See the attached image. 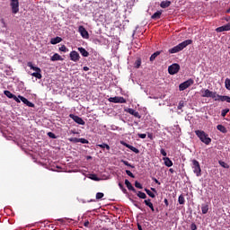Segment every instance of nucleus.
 <instances>
[{
    "label": "nucleus",
    "mask_w": 230,
    "mask_h": 230,
    "mask_svg": "<svg viewBox=\"0 0 230 230\" xmlns=\"http://www.w3.org/2000/svg\"><path fill=\"white\" fill-rule=\"evenodd\" d=\"M225 21H226L227 22H229V21H230V16L226 17V18H225Z\"/></svg>",
    "instance_id": "obj_54"
},
{
    "label": "nucleus",
    "mask_w": 230,
    "mask_h": 230,
    "mask_svg": "<svg viewBox=\"0 0 230 230\" xmlns=\"http://www.w3.org/2000/svg\"><path fill=\"white\" fill-rule=\"evenodd\" d=\"M145 191L147 195H149L151 197V199H155V194H154V192H152V190H150L148 189H145Z\"/></svg>",
    "instance_id": "obj_32"
},
{
    "label": "nucleus",
    "mask_w": 230,
    "mask_h": 230,
    "mask_svg": "<svg viewBox=\"0 0 230 230\" xmlns=\"http://www.w3.org/2000/svg\"><path fill=\"white\" fill-rule=\"evenodd\" d=\"M125 184L129 191H133L134 193H136V189L134 188V186H132V183H130L128 180H125Z\"/></svg>",
    "instance_id": "obj_23"
},
{
    "label": "nucleus",
    "mask_w": 230,
    "mask_h": 230,
    "mask_svg": "<svg viewBox=\"0 0 230 230\" xmlns=\"http://www.w3.org/2000/svg\"><path fill=\"white\" fill-rule=\"evenodd\" d=\"M119 188L123 191V193H127V189L121 184V182L119 183Z\"/></svg>",
    "instance_id": "obj_44"
},
{
    "label": "nucleus",
    "mask_w": 230,
    "mask_h": 230,
    "mask_svg": "<svg viewBox=\"0 0 230 230\" xmlns=\"http://www.w3.org/2000/svg\"><path fill=\"white\" fill-rule=\"evenodd\" d=\"M169 172H171V173H173V169L172 168H171V169H169Z\"/></svg>",
    "instance_id": "obj_59"
},
{
    "label": "nucleus",
    "mask_w": 230,
    "mask_h": 230,
    "mask_svg": "<svg viewBox=\"0 0 230 230\" xmlns=\"http://www.w3.org/2000/svg\"><path fill=\"white\" fill-rule=\"evenodd\" d=\"M137 136H138V137H140V139H146V134L138 133Z\"/></svg>",
    "instance_id": "obj_45"
},
{
    "label": "nucleus",
    "mask_w": 230,
    "mask_h": 230,
    "mask_svg": "<svg viewBox=\"0 0 230 230\" xmlns=\"http://www.w3.org/2000/svg\"><path fill=\"white\" fill-rule=\"evenodd\" d=\"M141 66V61H140V59H137V61H136V67L137 68H139Z\"/></svg>",
    "instance_id": "obj_48"
},
{
    "label": "nucleus",
    "mask_w": 230,
    "mask_h": 230,
    "mask_svg": "<svg viewBox=\"0 0 230 230\" xmlns=\"http://www.w3.org/2000/svg\"><path fill=\"white\" fill-rule=\"evenodd\" d=\"M225 27V31H230V22L227 23L226 25H224Z\"/></svg>",
    "instance_id": "obj_47"
},
{
    "label": "nucleus",
    "mask_w": 230,
    "mask_h": 230,
    "mask_svg": "<svg viewBox=\"0 0 230 230\" xmlns=\"http://www.w3.org/2000/svg\"><path fill=\"white\" fill-rule=\"evenodd\" d=\"M172 4V2L170 1H163L160 4L161 8H168Z\"/></svg>",
    "instance_id": "obj_28"
},
{
    "label": "nucleus",
    "mask_w": 230,
    "mask_h": 230,
    "mask_svg": "<svg viewBox=\"0 0 230 230\" xmlns=\"http://www.w3.org/2000/svg\"><path fill=\"white\" fill-rule=\"evenodd\" d=\"M190 44H193V40H186L181 43L178 44L177 46L170 49L169 53H171L172 55H173V53H179L180 51H182L184 48H187V46H190Z\"/></svg>",
    "instance_id": "obj_1"
},
{
    "label": "nucleus",
    "mask_w": 230,
    "mask_h": 230,
    "mask_svg": "<svg viewBox=\"0 0 230 230\" xmlns=\"http://www.w3.org/2000/svg\"><path fill=\"white\" fill-rule=\"evenodd\" d=\"M18 98H19L18 100H21V102H22V103L27 105V107H35V104L33 102L28 101V99H26L25 97L19 95Z\"/></svg>",
    "instance_id": "obj_17"
},
{
    "label": "nucleus",
    "mask_w": 230,
    "mask_h": 230,
    "mask_svg": "<svg viewBox=\"0 0 230 230\" xmlns=\"http://www.w3.org/2000/svg\"><path fill=\"white\" fill-rule=\"evenodd\" d=\"M70 143H82L83 145H89V140L85 138L70 137L68 138Z\"/></svg>",
    "instance_id": "obj_11"
},
{
    "label": "nucleus",
    "mask_w": 230,
    "mask_h": 230,
    "mask_svg": "<svg viewBox=\"0 0 230 230\" xmlns=\"http://www.w3.org/2000/svg\"><path fill=\"white\" fill-rule=\"evenodd\" d=\"M135 186L138 189V190H143V185H141L139 183V181H135Z\"/></svg>",
    "instance_id": "obj_43"
},
{
    "label": "nucleus",
    "mask_w": 230,
    "mask_h": 230,
    "mask_svg": "<svg viewBox=\"0 0 230 230\" xmlns=\"http://www.w3.org/2000/svg\"><path fill=\"white\" fill-rule=\"evenodd\" d=\"M4 94H5L7 98H10V99L13 98V100H14V102H16L17 103H21V100H19V97L12 93L10 91L8 90L4 91Z\"/></svg>",
    "instance_id": "obj_14"
},
{
    "label": "nucleus",
    "mask_w": 230,
    "mask_h": 230,
    "mask_svg": "<svg viewBox=\"0 0 230 230\" xmlns=\"http://www.w3.org/2000/svg\"><path fill=\"white\" fill-rule=\"evenodd\" d=\"M99 148H106V150H111V146L105 143L97 145Z\"/></svg>",
    "instance_id": "obj_30"
},
{
    "label": "nucleus",
    "mask_w": 230,
    "mask_h": 230,
    "mask_svg": "<svg viewBox=\"0 0 230 230\" xmlns=\"http://www.w3.org/2000/svg\"><path fill=\"white\" fill-rule=\"evenodd\" d=\"M127 112H128V114H131V116H134L135 118H141V115H139L138 111H136V110L132 109V108H128Z\"/></svg>",
    "instance_id": "obj_18"
},
{
    "label": "nucleus",
    "mask_w": 230,
    "mask_h": 230,
    "mask_svg": "<svg viewBox=\"0 0 230 230\" xmlns=\"http://www.w3.org/2000/svg\"><path fill=\"white\" fill-rule=\"evenodd\" d=\"M137 206V208H139L137 205H136Z\"/></svg>",
    "instance_id": "obj_62"
},
{
    "label": "nucleus",
    "mask_w": 230,
    "mask_h": 230,
    "mask_svg": "<svg viewBox=\"0 0 230 230\" xmlns=\"http://www.w3.org/2000/svg\"><path fill=\"white\" fill-rule=\"evenodd\" d=\"M202 98H212L214 101L217 98V92H211L209 89L201 90Z\"/></svg>",
    "instance_id": "obj_5"
},
{
    "label": "nucleus",
    "mask_w": 230,
    "mask_h": 230,
    "mask_svg": "<svg viewBox=\"0 0 230 230\" xmlns=\"http://www.w3.org/2000/svg\"><path fill=\"white\" fill-rule=\"evenodd\" d=\"M84 71H89V67L88 66H84Z\"/></svg>",
    "instance_id": "obj_55"
},
{
    "label": "nucleus",
    "mask_w": 230,
    "mask_h": 230,
    "mask_svg": "<svg viewBox=\"0 0 230 230\" xmlns=\"http://www.w3.org/2000/svg\"><path fill=\"white\" fill-rule=\"evenodd\" d=\"M144 204H146V206L150 208V209L153 213H154V211H155V209L154 208V204L152 203L150 199L144 200Z\"/></svg>",
    "instance_id": "obj_20"
},
{
    "label": "nucleus",
    "mask_w": 230,
    "mask_h": 230,
    "mask_svg": "<svg viewBox=\"0 0 230 230\" xmlns=\"http://www.w3.org/2000/svg\"><path fill=\"white\" fill-rule=\"evenodd\" d=\"M78 32L80 33L81 37H83V39H89V32L87 31V30H85V27H84V25H80L78 27Z\"/></svg>",
    "instance_id": "obj_12"
},
{
    "label": "nucleus",
    "mask_w": 230,
    "mask_h": 230,
    "mask_svg": "<svg viewBox=\"0 0 230 230\" xmlns=\"http://www.w3.org/2000/svg\"><path fill=\"white\" fill-rule=\"evenodd\" d=\"M195 134L199 137V141H201V143H204L205 145L211 144V137H208L206 131L198 129L195 131Z\"/></svg>",
    "instance_id": "obj_2"
},
{
    "label": "nucleus",
    "mask_w": 230,
    "mask_h": 230,
    "mask_svg": "<svg viewBox=\"0 0 230 230\" xmlns=\"http://www.w3.org/2000/svg\"><path fill=\"white\" fill-rule=\"evenodd\" d=\"M59 51H62L63 53H67V47H66V45H62L59 48Z\"/></svg>",
    "instance_id": "obj_36"
},
{
    "label": "nucleus",
    "mask_w": 230,
    "mask_h": 230,
    "mask_svg": "<svg viewBox=\"0 0 230 230\" xmlns=\"http://www.w3.org/2000/svg\"><path fill=\"white\" fill-rule=\"evenodd\" d=\"M217 128L219 132H222V134H227V128L224 125L219 124L217 126Z\"/></svg>",
    "instance_id": "obj_25"
},
{
    "label": "nucleus",
    "mask_w": 230,
    "mask_h": 230,
    "mask_svg": "<svg viewBox=\"0 0 230 230\" xmlns=\"http://www.w3.org/2000/svg\"><path fill=\"white\" fill-rule=\"evenodd\" d=\"M121 145H123V146H126V148H128L129 150H131V152H134L135 154H139V149L136 148L134 146H131L129 144H127V142H120Z\"/></svg>",
    "instance_id": "obj_16"
},
{
    "label": "nucleus",
    "mask_w": 230,
    "mask_h": 230,
    "mask_svg": "<svg viewBox=\"0 0 230 230\" xmlns=\"http://www.w3.org/2000/svg\"><path fill=\"white\" fill-rule=\"evenodd\" d=\"M225 87H226V89H227V91H230V79L229 78H226L225 80Z\"/></svg>",
    "instance_id": "obj_33"
},
{
    "label": "nucleus",
    "mask_w": 230,
    "mask_h": 230,
    "mask_svg": "<svg viewBox=\"0 0 230 230\" xmlns=\"http://www.w3.org/2000/svg\"><path fill=\"white\" fill-rule=\"evenodd\" d=\"M121 163L125 164V166H129L130 168H134V165L130 164L128 161L126 160H121Z\"/></svg>",
    "instance_id": "obj_41"
},
{
    "label": "nucleus",
    "mask_w": 230,
    "mask_h": 230,
    "mask_svg": "<svg viewBox=\"0 0 230 230\" xmlns=\"http://www.w3.org/2000/svg\"><path fill=\"white\" fill-rule=\"evenodd\" d=\"M137 195L139 199H146V194L145 192L138 191Z\"/></svg>",
    "instance_id": "obj_35"
},
{
    "label": "nucleus",
    "mask_w": 230,
    "mask_h": 230,
    "mask_svg": "<svg viewBox=\"0 0 230 230\" xmlns=\"http://www.w3.org/2000/svg\"><path fill=\"white\" fill-rule=\"evenodd\" d=\"M193 173H195L196 177H200L202 175V169L200 168V163L196 159L192 160V166Z\"/></svg>",
    "instance_id": "obj_4"
},
{
    "label": "nucleus",
    "mask_w": 230,
    "mask_h": 230,
    "mask_svg": "<svg viewBox=\"0 0 230 230\" xmlns=\"http://www.w3.org/2000/svg\"><path fill=\"white\" fill-rule=\"evenodd\" d=\"M164 204H165L166 207L169 206V202H168V199H164Z\"/></svg>",
    "instance_id": "obj_52"
},
{
    "label": "nucleus",
    "mask_w": 230,
    "mask_h": 230,
    "mask_svg": "<svg viewBox=\"0 0 230 230\" xmlns=\"http://www.w3.org/2000/svg\"><path fill=\"white\" fill-rule=\"evenodd\" d=\"M161 15H163V11H157L151 16V19L157 21V19H161Z\"/></svg>",
    "instance_id": "obj_21"
},
{
    "label": "nucleus",
    "mask_w": 230,
    "mask_h": 230,
    "mask_svg": "<svg viewBox=\"0 0 230 230\" xmlns=\"http://www.w3.org/2000/svg\"><path fill=\"white\" fill-rule=\"evenodd\" d=\"M182 107H184V101H180L178 104V111H181Z\"/></svg>",
    "instance_id": "obj_42"
},
{
    "label": "nucleus",
    "mask_w": 230,
    "mask_h": 230,
    "mask_svg": "<svg viewBox=\"0 0 230 230\" xmlns=\"http://www.w3.org/2000/svg\"><path fill=\"white\" fill-rule=\"evenodd\" d=\"M89 220H86L84 223V227H89Z\"/></svg>",
    "instance_id": "obj_51"
},
{
    "label": "nucleus",
    "mask_w": 230,
    "mask_h": 230,
    "mask_svg": "<svg viewBox=\"0 0 230 230\" xmlns=\"http://www.w3.org/2000/svg\"><path fill=\"white\" fill-rule=\"evenodd\" d=\"M62 40V39L60 38V37H56V38H52L51 40H50V44H53V45H55V44H60V41Z\"/></svg>",
    "instance_id": "obj_26"
},
{
    "label": "nucleus",
    "mask_w": 230,
    "mask_h": 230,
    "mask_svg": "<svg viewBox=\"0 0 230 230\" xmlns=\"http://www.w3.org/2000/svg\"><path fill=\"white\" fill-rule=\"evenodd\" d=\"M163 161H164L165 166H167L168 168H171V166H173V162H172V161L170 160V158H168V157H164V158H163Z\"/></svg>",
    "instance_id": "obj_22"
},
{
    "label": "nucleus",
    "mask_w": 230,
    "mask_h": 230,
    "mask_svg": "<svg viewBox=\"0 0 230 230\" xmlns=\"http://www.w3.org/2000/svg\"><path fill=\"white\" fill-rule=\"evenodd\" d=\"M181 70V66L177 63H174L168 66V73L169 75H177Z\"/></svg>",
    "instance_id": "obj_6"
},
{
    "label": "nucleus",
    "mask_w": 230,
    "mask_h": 230,
    "mask_svg": "<svg viewBox=\"0 0 230 230\" xmlns=\"http://www.w3.org/2000/svg\"><path fill=\"white\" fill-rule=\"evenodd\" d=\"M178 202L181 205H184L186 202V199H184V196L182 194H181L178 198Z\"/></svg>",
    "instance_id": "obj_31"
},
{
    "label": "nucleus",
    "mask_w": 230,
    "mask_h": 230,
    "mask_svg": "<svg viewBox=\"0 0 230 230\" xmlns=\"http://www.w3.org/2000/svg\"><path fill=\"white\" fill-rule=\"evenodd\" d=\"M126 173L127 175H128V177H131V179H136L134 173H132V172H130L129 170H126Z\"/></svg>",
    "instance_id": "obj_37"
},
{
    "label": "nucleus",
    "mask_w": 230,
    "mask_h": 230,
    "mask_svg": "<svg viewBox=\"0 0 230 230\" xmlns=\"http://www.w3.org/2000/svg\"><path fill=\"white\" fill-rule=\"evenodd\" d=\"M193 84H195V81H193V79H189V80L180 84L179 90L186 91V89H188V87H190V85H193Z\"/></svg>",
    "instance_id": "obj_7"
},
{
    "label": "nucleus",
    "mask_w": 230,
    "mask_h": 230,
    "mask_svg": "<svg viewBox=\"0 0 230 230\" xmlns=\"http://www.w3.org/2000/svg\"><path fill=\"white\" fill-rule=\"evenodd\" d=\"M160 154H162L164 155V157H166V155H167L166 151L164 148H162L160 150Z\"/></svg>",
    "instance_id": "obj_49"
},
{
    "label": "nucleus",
    "mask_w": 230,
    "mask_h": 230,
    "mask_svg": "<svg viewBox=\"0 0 230 230\" xmlns=\"http://www.w3.org/2000/svg\"><path fill=\"white\" fill-rule=\"evenodd\" d=\"M51 62H57L58 60H64L62 58V56L59 55L58 53H55L51 58H50Z\"/></svg>",
    "instance_id": "obj_19"
},
{
    "label": "nucleus",
    "mask_w": 230,
    "mask_h": 230,
    "mask_svg": "<svg viewBox=\"0 0 230 230\" xmlns=\"http://www.w3.org/2000/svg\"><path fill=\"white\" fill-rule=\"evenodd\" d=\"M227 112H229V109H225L221 111V116L223 118H226V116L227 115Z\"/></svg>",
    "instance_id": "obj_39"
},
{
    "label": "nucleus",
    "mask_w": 230,
    "mask_h": 230,
    "mask_svg": "<svg viewBox=\"0 0 230 230\" xmlns=\"http://www.w3.org/2000/svg\"><path fill=\"white\" fill-rule=\"evenodd\" d=\"M69 118H71V119L77 123V125H85V121L84 120V119L78 117V115L70 114Z\"/></svg>",
    "instance_id": "obj_10"
},
{
    "label": "nucleus",
    "mask_w": 230,
    "mask_h": 230,
    "mask_svg": "<svg viewBox=\"0 0 230 230\" xmlns=\"http://www.w3.org/2000/svg\"><path fill=\"white\" fill-rule=\"evenodd\" d=\"M103 230H109V229H107V228H104Z\"/></svg>",
    "instance_id": "obj_61"
},
{
    "label": "nucleus",
    "mask_w": 230,
    "mask_h": 230,
    "mask_svg": "<svg viewBox=\"0 0 230 230\" xmlns=\"http://www.w3.org/2000/svg\"><path fill=\"white\" fill-rule=\"evenodd\" d=\"M108 101L111 103H127V100L123 97L115 96V97H110Z\"/></svg>",
    "instance_id": "obj_9"
},
{
    "label": "nucleus",
    "mask_w": 230,
    "mask_h": 230,
    "mask_svg": "<svg viewBox=\"0 0 230 230\" xmlns=\"http://www.w3.org/2000/svg\"><path fill=\"white\" fill-rule=\"evenodd\" d=\"M91 179H92V181H100V178H98V176H96V174H93L91 176Z\"/></svg>",
    "instance_id": "obj_46"
},
{
    "label": "nucleus",
    "mask_w": 230,
    "mask_h": 230,
    "mask_svg": "<svg viewBox=\"0 0 230 230\" xmlns=\"http://www.w3.org/2000/svg\"><path fill=\"white\" fill-rule=\"evenodd\" d=\"M137 229L138 230H143V227L141 226V225H137Z\"/></svg>",
    "instance_id": "obj_58"
},
{
    "label": "nucleus",
    "mask_w": 230,
    "mask_h": 230,
    "mask_svg": "<svg viewBox=\"0 0 230 230\" xmlns=\"http://www.w3.org/2000/svg\"><path fill=\"white\" fill-rule=\"evenodd\" d=\"M47 135H48L49 137H50L51 139H57V135H55V133H53V132H49Z\"/></svg>",
    "instance_id": "obj_40"
},
{
    "label": "nucleus",
    "mask_w": 230,
    "mask_h": 230,
    "mask_svg": "<svg viewBox=\"0 0 230 230\" xmlns=\"http://www.w3.org/2000/svg\"><path fill=\"white\" fill-rule=\"evenodd\" d=\"M214 102H226V103H230V97L227 95H220L216 93V99Z\"/></svg>",
    "instance_id": "obj_13"
},
{
    "label": "nucleus",
    "mask_w": 230,
    "mask_h": 230,
    "mask_svg": "<svg viewBox=\"0 0 230 230\" xmlns=\"http://www.w3.org/2000/svg\"><path fill=\"white\" fill-rule=\"evenodd\" d=\"M152 191H155V193L157 191L155 188H151Z\"/></svg>",
    "instance_id": "obj_60"
},
{
    "label": "nucleus",
    "mask_w": 230,
    "mask_h": 230,
    "mask_svg": "<svg viewBox=\"0 0 230 230\" xmlns=\"http://www.w3.org/2000/svg\"><path fill=\"white\" fill-rule=\"evenodd\" d=\"M10 6L12 13H19V0H11Z\"/></svg>",
    "instance_id": "obj_8"
},
{
    "label": "nucleus",
    "mask_w": 230,
    "mask_h": 230,
    "mask_svg": "<svg viewBox=\"0 0 230 230\" xmlns=\"http://www.w3.org/2000/svg\"><path fill=\"white\" fill-rule=\"evenodd\" d=\"M190 229H191V230H197V225L191 224Z\"/></svg>",
    "instance_id": "obj_50"
},
{
    "label": "nucleus",
    "mask_w": 230,
    "mask_h": 230,
    "mask_svg": "<svg viewBox=\"0 0 230 230\" xmlns=\"http://www.w3.org/2000/svg\"><path fill=\"white\" fill-rule=\"evenodd\" d=\"M161 53H163V50L156 51L154 54H152L149 58L150 62H154V60H155V58H157V57H159V55H161Z\"/></svg>",
    "instance_id": "obj_24"
},
{
    "label": "nucleus",
    "mask_w": 230,
    "mask_h": 230,
    "mask_svg": "<svg viewBox=\"0 0 230 230\" xmlns=\"http://www.w3.org/2000/svg\"><path fill=\"white\" fill-rule=\"evenodd\" d=\"M70 60H72V62H78V60H80V54L76 50L71 51Z\"/></svg>",
    "instance_id": "obj_15"
},
{
    "label": "nucleus",
    "mask_w": 230,
    "mask_h": 230,
    "mask_svg": "<svg viewBox=\"0 0 230 230\" xmlns=\"http://www.w3.org/2000/svg\"><path fill=\"white\" fill-rule=\"evenodd\" d=\"M201 211L203 215H207L208 211H209V206L208 205H202L201 206Z\"/></svg>",
    "instance_id": "obj_29"
},
{
    "label": "nucleus",
    "mask_w": 230,
    "mask_h": 230,
    "mask_svg": "<svg viewBox=\"0 0 230 230\" xmlns=\"http://www.w3.org/2000/svg\"><path fill=\"white\" fill-rule=\"evenodd\" d=\"M216 31H217V33H222V31H226V29H225V27L223 25L221 27L217 28Z\"/></svg>",
    "instance_id": "obj_38"
},
{
    "label": "nucleus",
    "mask_w": 230,
    "mask_h": 230,
    "mask_svg": "<svg viewBox=\"0 0 230 230\" xmlns=\"http://www.w3.org/2000/svg\"><path fill=\"white\" fill-rule=\"evenodd\" d=\"M70 134H78V132H76L75 130H70Z\"/></svg>",
    "instance_id": "obj_56"
},
{
    "label": "nucleus",
    "mask_w": 230,
    "mask_h": 230,
    "mask_svg": "<svg viewBox=\"0 0 230 230\" xmlns=\"http://www.w3.org/2000/svg\"><path fill=\"white\" fill-rule=\"evenodd\" d=\"M103 197H105V194H103V192H97L96 193V199L100 200V199H103Z\"/></svg>",
    "instance_id": "obj_34"
},
{
    "label": "nucleus",
    "mask_w": 230,
    "mask_h": 230,
    "mask_svg": "<svg viewBox=\"0 0 230 230\" xmlns=\"http://www.w3.org/2000/svg\"><path fill=\"white\" fill-rule=\"evenodd\" d=\"M219 164L223 166V168H226V163H224V162H219Z\"/></svg>",
    "instance_id": "obj_53"
},
{
    "label": "nucleus",
    "mask_w": 230,
    "mask_h": 230,
    "mask_svg": "<svg viewBox=\"0 0 230 230\" xmlns=\"http://www.w3.org/2000/svg\"><path fill=\"white\" fill-rule=\"evenodd\" d=\"M154 181L156 184H161V182H159L157 179L155 178Z\"/></svg>",
    "instance_id": "obj_57"
},
{
    "label": "nucleus",
    "mask_w": 230,
    "mask_h": 230,
    "mask_svg": "<svg viewBox=\"0 0 230 230\" xmlns=\"http://www.w3.org/2000/svg\"><path fill=\"white\" fill-rule=\"evenodd\" d=\"M27 66H28V67H30L33 71H36V72L31 74V76H34L35 78H38V80H40L42 78V74H40V73H42V70L40 67L34 66L33 63H31V62H28Z\"/></svg>",
    "instance_id": "obj_3"
},
{
    "label": "nucleus",
    "mask_w": 230,
    "mask_h": 230,
    "mask_svg": "<svg viewBox=\"0 0 230 230\" xmlns=\"http://www.w3.org/2000/svg\"><path fill=\"white\" fill-rule=\"evenodd\" d=\"M78 51L81 53L83 57H89V53L85 50L84 47H79Z\"/></svg>",
    "instance_id": "obj_27"
}]
</instances>
